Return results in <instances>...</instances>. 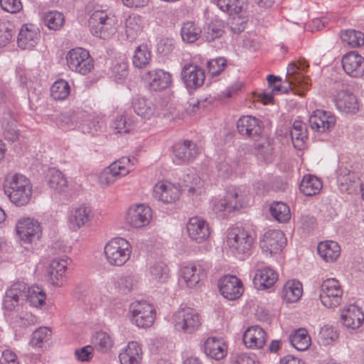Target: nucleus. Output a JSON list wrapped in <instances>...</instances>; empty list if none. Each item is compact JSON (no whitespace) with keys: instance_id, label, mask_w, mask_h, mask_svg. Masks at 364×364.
<instances>
[{"instance_id":"46","label":"nucleus","mask_w":364,"mask_h":364,"mask_svg":"<svg viewBox=\"0 0 364 364\" xmlns=\"http://www.w3.org/2000/svg\"><path fill=\"white\" fill-rule=\"evenodd\" d=\"M340 37L343 43L352 48L359 47L364 44V34L360 31L353 29L342 31Z\"/></svg>"},{"instance_id":"9","label":"nucleus","mask_w":364,"mask_h":364,"mask_svg":"<svg viewBox=\"0 0 364 364\" xmlns=\"http://www.w3.org/2000/svg\"><path fill=\"white\" fill-rule=\"evenodd\" d=\"M133 321L139 328L151 326L155 319V309L146 301H137L132 304Z\"/></svg>"},{"instance_id":"1","label":"nucleus","mask_w":364,"mask_h":364,"mask_svg":"<svg viewBox=\"0 0 364 364\" xmlns=\"http://www.w3.org/2000/svg\"><path fill=\"white\" fill-rule=\"evenodd\" d=\"M4 192L9 200L18 207L28 203L32 196V185L30 180L22 174L16 173L7 178Z\"/></svg>"},{"instance_id":"14","label":"nucleus","mask_w":364,"mask_h":364,"mask_svg":"<svg viewBox=\"0 0 364 364\" xmlns=\"http://www.w3.org/2000/svg\"><path fill=\"white\" fill-rule=\"evenodd\" d=\"M173 161L177 164H188L194 160L199 154L196 144L190 140L176 143L173 146Z\"/></svg>"},{"instance_id":"10","label":"nucleus","mask_w":364,"mask_h":364,"mask_svg":"<svg viewBox=\"0 0 364 364\" xmlns=\"http://www.w3.org/2000/svg\"><path fill=\"white\" fill-rule=\"evenodd\" d=\"M361 173L349 169L346 166H341L337 171V182L341 192L351 193L362 186Z\"/></svg>"},{"instance_id":"48","label":"nucleus","mask_w":364,"mask_h":364,"mask_svg":"<svg viewBox=\"0 0 364 364\" xmlns=\"http://www.w3.org/2000/svg\"><path fill=\"white\" fill-rule=\"evenodd\" d=\"M151 60V52L146 45L142 44L136 47L133 55V65L136 68H141L149 64Z\"/></svg>"},{"instance_id":"8","label":"nucleus","mask_w":364,"mask_h":364,"mask_svg":"<svg viewBox=\"0 0 364 364\" xmlns=\"http://www.w3.org/2000/svg\"><path fill=\"white\" fill-rule=\"evenodd\" d=\"M342 294L341 287L336 279H327L320 285L319 299L327 308L338 306L341 304Z\"/></svg>"},{"instance_id":"61","label":"nucleus","mask_w":364,"mask_h":364,"mask_svg":"<svg viewBox=\"0 0 364 364\" xmlns=\"http://www.w3.org/2000/svg\"><path fill=\"white\" fill-rule=\"evenodd\" d=\"M113 126L119 133H129L132 128V122L124 115H121L116 118Z\"/></svg>"},{"instance_id":"62","label":"nucleus","mask_w":364,"mask_h":364,"mask_svg":"<svg viewBox=\"0 0 364 364\" xmlns=\"http://www.w3.org/2000/svg\"><path fill=\"white\" fill-rule=\"evenodd\" d=\"M102 122L98 116L90 114L87 119L83 120V125L87 127V132L94 134L102 127Z\"/></svg>"},{"instance_id":"56","label":"nucleus","mask_w":364,"mask_h":364,"mask_svg":"<svg viewBox=\"0 0 364 364\" xmlns=\"http://www.w3.org/2000/svg\"><path fill=\"white\" fill-rule=\"evenodd\" d=\"M152 278L159 282H164L168 277V269L164 262H159L150 267Z\"/></svg>"},{"instance_id":"47","label":"nucleus","mask_w":364,"mask_h":364,"mask_svg":"<svg viewBox=\"0 0 364 364\" xmlns=\"http://www.w3.org/2000/svg\"><path fill=\"white\" fill-rule=\"evenodd\" d=\"M269 210L271 215L279 223H286L291 218L289 206L282 202H274Z\"/></svg>"},{"instance_id":"28","label":"nucleus","mask_w":364,"mask_h":364,"mask_svg":"<svg viewBox=\"0 0 364 364\" xmlns=\"http://www.w3.org/2000/svg\"><path fill=\"white\" fill-rule=\"evenodd\" d=\"M337 109L345 113H355L359 109L358 99L348 90H340L335 97Z\"/></svg>"},{"instance_id":"33","label":"nucleus","mask_w":364,"mask_h":364,"mask_svg":"<svg viewBox=\"0 0 364 364\" xmlns=\"http://www.w3.org/2000/svg\"><path fill=\"white\" fill-rule=\"evenodd\" d=\"M141 348L136 342H129L119 355L121 364H139L141 360Z\"/></svg>"},{"instance_id":"40","label":"nucleus","mask_w":364,"mask_h":364,"mask_svg":"<svg viewBox=\"0 0 364 364\" xmlns=\"http://www.w3.org/2000/svg\"><path fill=\"white\" fill-rule=\"evenodd\" d=\"M302 284L297 280L287 282L282 289V297L289 303L297 301L302 295Z\"/></svg>"},{"instance_id":"52","label":"nucleus","mask_w":364,"mask_h":364,"mask_svg":"<svg viewBox=\"0 0 364 364\" xmlns=\"http://www.w3.org/2000/svg\"><path fill=\"white\" fill-rule=\"evenodd\" d=\"M255 141V148L258 154L262 155L264 158L268 157L272 154L273 147L272 145V140L262 133L257 137L253 139Z\"/></svg>"},{"instance_id":"53","label":"nucleus","mask_w":364,"mask_h":364,"mask_svg":"<svg viewBox=\"0 0 364 364\" xmlns=\"http://www.w3.org/2000/svg\"><path fill=\"white\" fill-rule=\"evenodd\" d=\"M64 21L63 14L57 11H48L44 16L45 25L50 30L56 31L61 28Z\"/></svg>"},{"instance_id":"38","label":"nucleus","mask_w":364,"mask_h":364,"mask_svg":"<svg viewBox=\"0 0 364 364\" xmlns=\"http://www.w3.org/2000/svg\"><path fill=\"white\" fill-rule=\"evenodd\" d=\"M143 29V19L140 15L132 14L125 21V33L129 41H134Z\"/></svg>"},{"instance_id":"26","label":"nucleus","mask_w":364,"mask_h":364,"mask_svg":"<svg viewBox=\"0 0 364 364\" xmlns=\"http://www.w3.org/2000/svg\"><path fill=\"white\" fill-rule=\"evenodd\" d=\"M342 67L347 75L360 77L364 75V58L355 52H350L343 57Z\"/></svg>"},{"instance_id":"15","label":"nucleus","mask_w":364,"mask_h":364,"mask_svg":"<svg viewBox=\"0 0 364 364\" xmlns=\"http://www.w3.org/2000/svg\"><path fill=\"white\" fill-rule=\"evenodd\" d=\"M218 288L223 296L228 300L238 299L243 293L242 282L233 275H225L218 282Z\"/></svg>"},{"instance_id":"35","label":"nucleus","mask_w":364,"mask_h":364,"mask_svg":"<svg viewBox=\"0 0 364 364\" xmlns=\"http://www.w3.org/2000/svg\"><path fill=\"white\" fill-rule=\"evenodd\" d=\"M39 33L35 29L23 25L19 31L17 43L22 49H31L36 45Z\"/></svg>"},{"instance_id":"24","label":"nucleus","mask_w":364,"mask_h":364,"mask_svg":"<svg viewBox=\"0 0 364 364\" xmlns=\"http://www.w3.org/2000/svg\"><path fill=\"white\" fill-rule=\"evenodd\" d=\"M16 232L21 240L30 243L41 236L39 224L30 218L19 220L16 224Z\"/></svg>"},{"instance_id":"36","label":"nucleus","mask_w":364,"mask_h":364,"mask_svg":"<svg viewBox=\"0 0 364 364\" xmlns=\"http://www.w3.org/2000/svg\"><path fill=\"white\" fill-rule=\"evenodd\" d=\"M135 113L144 119H150L156 113V106L149 99L144 97L135 98L132 102Z\"/></svg>"},{"instance_id":"39","label":"nucleus","mask_w":364,"mask_h":364,"mask_svg":"<svg viewBox=\"0 0 364 364\" xmlns=\"http://www.w3.org/2000/svg\"><path fill=\"white\" fill-rule=\"evenodd\" d=\"M321 181L315 176L306 175L303 177L300 183L299 190L307 196L318 194L322 188Z\"/></svg>"},{"instance_id":"22","label":"nucleus","mask_w":364,"mask_h":364,"mask_svg":"<svg viewBox=\"0 0 364 364\" xmlns=\"http://www.w3.org/2000/svg\"><path fill=\"white\" fill-rule=\"evenodd\" d=\"M186 228L190 238L197 243L205 241L210 234L208 223L199 217L190 218Z\"/></svg>"},{"instance_id":"16","label":"nucleus","mask_w":364,"mask_h":364,"mask_svg":"<svg viewBox=\"0 0 364 364\" xmlns=\"http://www.w3.org/2000/svg\"><path fill=\"white\" fill-rule=\"evenodd\" d=\"M309 124L314 131L323 133L331 131L334 127L336 117L330 112L316 109L310 116Z\"/></svg>"},{"instance_id":"43","label":"nucleus","mask_w":364,"mask_h":364,"mask_svg":"<svg viewBox=\"0 0 364 364\" xmlns=\"http://www.w3.org/2000/svg\"><path fill=\"white\" fill-rule=\"evenodd\" d=\"M292 143L295 148L301 149L304 144V139L307 138L306 126L300 120H296L290 131Z\"/></svg>"},{"instance_id":"3","label":"nucleus","mask_w":364,"mask_h":364,"mask_svg":"<svg viewBox=\"0 0 364 364\" xmlns=\"http://www.w3.org/2000/svg\"><path fill=\"white\" fill-rule=\"evenodd\" d=\"M105 254L111 265L121 267L130 257V245L122 237L113 238L106 244Z\"/></svg>"},{"instance_id":"23","label":"nucleus","mask_w":364,"mask_h":364,"mask_svg":"<svg viewBox=\"0 0 364 364\" xmlns=\"http://www.w3.org/2000/svg\"><path fill=\"white\" fill-rule=\"evenodd\" d=\"M237 129L241 135L252 139L257 138L263 131L261 121L250 115L240 117L237 122Z\"/></svg>"},{"instance_id":"7","label":"nucleus","mask_w":364,"mask_h":364,"mask_svg":"<svg viewBox=\"0 0 364 364\" xmlns=\"http://www.w3.org/2000/svg\"><path fill=\"white\" fill-rule=\"evenodd\" d=\"M67 65L70 70L81 75L89 73L94 67L92 59L85 49H71L66 55Z\"/></svg>"},{"instance_id":"44","label":"nucleus","mask_w":364,"mask_h":364,"mask_svg":"<svg viewBox=\"0 0 364 364\" xmlns=\"http://www.w3.org/2000/svg\"><path fill=\"white\" fill-rule=\"evenodd\" d=\"M201 29L194 22L183 23L181 29V36L183 41L192 43L196 41L201 35Z\"/></svg>"},{"instance_id":"31","label":"nucleus","mask_w":364,"mask_h":364,"mask_svg":"<svg viewBox=\"0 0 364 364\" xmlns=\"http://www.w3.org/2000/svg\"><path fill=\"white\" fill-rule=\"evenodd\" d=\"M204 352L208 357L219 360L226 355L227 348L221 339L212 337L205 341Z\"/></svg>"},{"instance_id":"41","label":"nucleus","mask_w":364,"mask_h":364,"mask_svg":"<svg viewBox=\"0 0 364 364\" xmlns=\"http://www.w3.org/2000/svg\"><path fill=\"white\" fill-rule=\"evenodd\" d=\"M48 177V184L50 189L58 193L66 191L68 181L61 171L52 168L49 171Z\"/></svg>"},{"instance_id":"55","label":"nucleus","mask_w":364,"mask_h":364,"mask_svg":"<svg viewBox=\"0 0 364 364\" xmlns=\"http://www.w3.org/2000/svg\"><path fill=\"white\" fill-rule=\"evenodd\" d=\"M338 338V333L333 326L325 325L321 328L318 341L321 345L327 346L332 343Z\"/></svg>"},{"instance_id":"12","label":"nucleus","mask_w":364,"mask_h":364,"mask_svg":"<svg viewBox=\"0 0 364 364\" xmlns=\"http://www.w3.org/2000/svg\"><path fill=\"white\" fill-rule=\"evenodd\" d=\"M242 196L239 194L238 190L233 188L227 192L223 199L218 200L213 205V211L216 214L224 213L220 216H225L226 213H229L235 210L242 207Z\"/></svg>"},{"instance_id":"59","label":"nucleus","mask_w":364,"mask_h":364,"mask_svg":"<svg viewBox=\"0 0 364 364\" xmlns=\"http://www.w3.org/2000/svg\"><path fill=\"white\" fill-rule=\"evenodd\" d=\"M227 60L224 58H218L208 62V73L212 76L218 75L226 66Z\"/></svg>"},{"instance_id":"64","label":"nucleus","mask_w":364,"mask_h":364,"mask_svg":"<svg viewBox=\"0 0 364 364\" xmlns=\"http://www.w3.org/2000/svg\"><path fill=\"white\" fill-rule=\"evenodd\" d=\"M76 359L80 362H88L93 357V348L91 346H86L77 348L75 351Z\"/></svg>"},{"instance_id":"29","label":"nucleus","mask_w":364,"mask_h":364,"mask_svg":"<svg viewBox=\"0 0 364 364\" xmlns=\"http://www.w3.org/2000/svg\"><path fill=\"white\" fill-rule=\"evenodd\" d=\"M243 342L250 348H262L266 343V333L259 326H253L243 334Z\"/></svg>"},{"instance_id":"19","label":"nucleus","mask_w":364,"mask_h":364,"mask_svg":"<svg viewBox=\"0 0 364 364\" xmlns=\"http://www.w3.org/2000/svg\"><path fill=\"white\" fill-rule=\"evenodd\" d=\"M209 266L206 264H189L181 269V277L187 286L193 288L206 277Z\"/></svg>"},{"instance_id":"37","label":"nucleus","mask_w":364,"mask_h":364,"mask_svg":"<svg viewBox=\"0 0 364 364\" xmlns=\"http://www.w3.org/2000/svg\"><path fill=\"white\" fill-rule=\"evenodd\" d=\"M318 253L326 262H333L340 255V246L334 241L321 242L317 247Z\"/></svg>"},{"instance_id":"49","label":"nucleus","mask_w":364,"mask_h":364,"mask_svg":"<svg viewBox=\"0 0 364 364\" xmlns=\"http://www.w3.org/2000/svg\"><path fill=\"white\" fill-rule=\"evenodd\" d=\"M92 343L98 351L107 353L112 347L113 341L108 333L99 331L93 336Z\"/></svg>"},{"instance_id":"60","label":"nucleus","mask_w":364,"mask_h":364,"mask_svg":"<svg viewBox=\"0 0 364 364\" xmlns=\"http://www.w3.org/2000/svg\"><path fill=\"white\" fill-rule=\"evenodd\" d=\"M183 182L184 186L188 188L189 192H195L198 188L202 186V181L195 173L184 175Z\"/></svg>"},{"instance_id":"57","label":"nucleus","mask_w":364,"mask_h":364,"mask_svg":"<svg viewBox=\"0 0 364 364\" xmlns=\"http://www.w3.org/2000/svg\"><path fill=\"white\" fill-rule=\"evenodd\" d=\"M51 331L48 328L40 327L33 333L31 344L33 346L41 348L42 343L48 341Z\"/></svg>"},{"instance_id":"50","label":"nucleus","mask_w":364,"mask_h":364,"mask_svg":"<svg viewBox=\"0 0 364 364\" xmlns=\"http://www.w3.org/2000/svg\"><path fill=\"white\" fill-rule=\"evenodd\" d=\"M46 299V294L41 287L34 286L28 288L25 300H27L31 306L35 307L41 306Z\"/></svg>"},{"instance_id":"21","label":"nucleus","mask_w":364,"mask_h":364,"mask_svg":"<svg viewBox=\"0 0 364 364\" xmlns=\"http://www.w3.org/2000/svg\"><path fill=\"white\" fill-rule=\"evenodd\" d=\"M147 87L151 91H161L166 89L171 83V75L161 69L148 71L145 75Z\"/></svg>"},{"instance_id":"4","label":"nucleus","mask_w":364,"mask_h":364,"mask_svg":"<svg viewBox=\"0 0 364 364\" xmlns=\"http://www.w3.org/2000/svg\"><path fill=\"white\" fill-rule=\"evenodd\" d=\"M88 25L91 33L100 38H108L115 32L114 20L105 10L94 11L88 20Z\"/></svg>"},{"instance_id":"18","label":"nucleus","mask_w":364,"mask_h":364,"mask_svg":"<svg viewBox=\"0 0 364 364\" xmlns=\"http://www.w3.org/2000/svg\"><path fill=\"white\" fill-rule=\"evenodd\" d=\"M181 78L188 90H196L204 83V70L196 65H185L181 71Z\"/></svg>"},{"instance_id":"58","label":"nucleus","mask_w":364,"mask_h":364,"mask_svg":"<svg viewBox=\"0 0 364 364\" xmlns=\"http://www.w3.org/2000/svg\"><path fill=\"white\" fill-rule=\"evenodd\" d=\"M134 286V277L131 274L119 277L114 283V287L122 294L130 292Z\"/></svg>"},{"instance_id":"17","label":"nucleus","mask_w":364,"mask_h":364,"mask_svg":"<svg viewBox=\"0 0 364 364\" xmlns=\"http://www.w3.org/2000/svg\"><path fill=\"white\" fill-rule=\"evenodd\" d=\"M308 67L309 65L304 60L298 63H290L287 68V77L289 85L308 89L310 85V79L303 74V72Z\"/></svg>"},{"instance_id":"6","label":"nucleus","mask_w":364,"mask_h":364,"mask_svg":"<svg viewBox=\"0 0 364 364\" xmlns=\"http://www.w3.org/2000/svg\"><path fill=\"white\" fill-rule=\"evenodd\" d=\"M135 158L122 157L105 168L99 176V181L103 186H109L118 178L127 175L132 170Z\"/></svg>"},{"instance_id":"5","label":"nucleus","mask_w":364,"mask_h":364,"mask_svg":"<svg viewBox=\"0 0 364 364\" xmlns=\"http://www.w3.org/2000/svg\"><path fill=\"white\" fill-rule=\"evenodd\" d=\"M175 328L184 333H193L201 325L200 318L196 309L191 307L180 308L173 316Z\"/></svg>"},{"instance_id":"11","label":"nucleus","mask_w":364,"mask_h":364,"mask_svg":"<svg viewBox=\"0 0 364 364\" xmlns=\"http://www.w3.org/2000/svg\"><path fill=\"white\" fill-rule=\"evenodd\" d=\"M287 239L283 232L279 230L267 231L260 240V247L263 252L270 255L277 254L286 245Z\"/></svg>"},{"instance_id":"2","label":"nucleus","mask_w":364,"mask_h":364,"mask_svg":"<svg viewBox=\"0 0 364 364\" xmlns=\"http://www.w3.org/2000/svg\"><path fill=\"white\" fill-rule=\"evenodd\" d=\"M227 243L232 253L240 259H244L252 252L254 238L244 229L235 228L228 232Z\"/></svg>"},{"instance_id":"13","label":"nucleus","mask_w":364,"mask_h":364,"mask_svg":"<svg viewBox=\"0 0 364 364\" xmlns=\"http://www.w3.org/2000/svg\"><path fill=\"white\" fill-rule=\"evenodd\" d=\"M151 217V209L144 204H139L129 208L126 219L132 227L140 228L149 225Z\"/></svg>"},{"instance_id":"51","label":"nucleus","mask_w":364,"mask_h":364,"mask_svg":"<svg viewBox=\"0 0 364 364\" xmlns=\"http://www.w3.org/2000/svg\"><path fill=\"white\" fill-rule=\"evenodd\" d=\"M70 92V87L68 82L63 79L56 80L50 87V95L56 100L65 99Z\"/></svg>"},{"instance_id":"34","label":"nucleus","mask_w":364,"mask_h":364,"mask_svg":"<svg viewBox=\"0 0 364 364\" xmlns=\"http://www.w3.org/2000/svg\"><path fill=\"white\" fill-rule=\"evenodd\" d=\"M277 280V274L269 267L258 269L254 277L253 282L258 288L268 289Z\"/></svg>"},{"instance_id":"42","label":"nucleus","mask_w":364,"mask_h":364,"mask_svg":"<svg viewBox=\"0 0 364 364\" xmlns=\"http://www.w3.org/2000/svg\"><path fill=\"white\" fill-rule=\"evenodd\" d=\"M225 33V23L222 21H211L203 28L202 37L208 42L220 38Z\"/></svg>"},{"instance_id":"54","label":"nucleus","mask_w":364,"mask_h":364,"mask_svg":"<svg viewBox=\"0 0 364 364\" xmlns=\"http://www.w3.org/2000/svg\"><path fill=\"white\" fill-rule=\"evenodd\" d=\"M243 4V0H217L219 9L230 15L240 14L242 10Z\"/></svg>"},{"instance_id":"25","label":"nucleus","mask_w":364,"mask_h":364,"mask_svg":"<svg viewBox=\"0 0 364 364\" xmlns=\"http://www.w3.org/2000/svg\"><path fill=\"white\" fill-rule=\"evenodd\" d=\"M70 262H71V259L66 255L53 258L50 261L47 268V277L53 285H61L59 282L63 279Z\"/></svg>"},{"instance_id":"30","label":"nucleus","mask_w":364,"mask_h":364,"mask_svg":"<svg viewBox=\"0 0 364 364\" xmlns=\"http://www.w3.org/2000/svg\"><path fill=\"white\" fill-rule=\"evenodd\" d=\"M0 123L7 140L15 141L18 139V131L16 126V118L11 110L8 109L1 114Z\"/></svg>"},{"instance_id":"27","label":"nucleus","mask_w":364,"mask_h":364,"mask_svg":"<svg viewBox=\"0 0 364 364\" xmlns=\"http://www.w3.org/2000/svg\"><path fill=\"white\" fill-rule=\"evenodd\" d=\"M341 321L347 328L352 329L358 328L364 321V312L361 308L351 304L342 311Z\"/></svg>"},{"instance_id":"45","label":"nucleus","mask_w":364,"mask_h":364,"mask_svg":"<svg viewBox=\"0 0 364 364\" xmlns=\"http://www.w3.org/2000/svg\"><path fill=\"white\" fill-rule=\"evenodd\" d=\"M292 346L296 350L303 351L306 350L311 344V338L304 328H299L289 337Z\"/></svg>"},{"instance_id":"32","label":"nucleus","mask_w":364,"mask_h":364,"mask_svg":"<svg viewBox=\"0 0 364 364\" xmlns=\"http://www.w3.org/2000/svg\"><path fill=\"white\" fill-rule=\"evenodd\" d=\"M91 218V210L89 207L80 205L73 210L69 216L71 228L76 230L85 225Z\"/></svg>"},{"instance_id":"20","label":"nucleus","mask_w":364,"mask_h":364,"mask_svg":"<svg viewBox=\"0 0 364 364\" xmlns=\"http://www.w3.org/2000/svg\"><path fill=\"white\" fill-rule=\"evenodd\" d=\"M181 195L178 186L167 181H160L154 187V197L164 203H172L179 199Z\"/></svg>"},{"instance_id":"63","label":"nucleus","mask_w":364,"mask_h":364,"mask_svg":"<svg viewBox=\"0 0 364 364\" xmlns=\"http://www.w3.org/2000/svg\"><path fill=\"white\" fill-rule=\"evenodd\" d=\"M29 288L27 285L22 282L14 283L9 289L6 291L10 294H16V297L19 300H25L26 297L27 289Z\"/></svg>"}]
</instances>
